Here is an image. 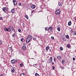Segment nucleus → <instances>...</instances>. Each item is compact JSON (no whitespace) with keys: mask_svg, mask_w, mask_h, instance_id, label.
<instances>
[{"mask_svg":"<svg viewBox=\"0 0 76 76\" xmlns=\"http://www.w3.org/2000/svg\"><path fill=\"white\" fill-rule=\"evenodd\" d=\"M18 5L19 6H20L21 5V3H19Z\"/></svg>","mask_w":76,"mask_h":76,"instance_id":"38","label":"nucleus"},{"mask_svg":"<svg viewBox=\"0 0 76 76\" xmlns=\"http://www.w3.org/2000/svg\"><path fill=\"white\" fill-rule=\"evenodd\" d=\"M74 34L76 35V31L74 32Z\"/></svg>","mask_w":76,"mask_h":76,"instance_id":"43","label":"nucleus"},{"mask_svg":"<svg viewBox=\"0 0 76 76\" xmlns=\"http://www.w3.org/2000/svg\"><path fill=\"white\" fill-rule=\"evenodd\" d=\"M20 67H23V64L22 63H21L20 64Z\"/></svg>","mask_w":76,"mask_h":76,"instance_id":"32","label":"nucleus"},{"mask_svg":"<svg viewBox=\"0 0 76 76\" xmlns=\"http://www.w3.org/2000/svg\"><path fill=\"white\" fill-rule=\"evenodd\" d=\"M18 31L19 32H20L21 31V30H20V29H18Z\"/></svg>","mask_w":76,"mask_h":76,"instance_id":"29","label":"nucleus"},{"mask_svg":"<svg viewBox=\"0 0 76 76\" xmlns=\"http://www.w3.org/2000/svg\"><path fill=\"white\" fill-rule=\"evenodd\" d=\"M43 1H44V0H42Z\"/></svg>","mask_w":76,"mask_h":76,"instance_id":"54","label":"nucleus"},{"mask_svg":"<svg viewBox=\"0 0 76 76\" xmlns=\"http://www.w3.org/2000/svg\"><path fill=\"white\" fill-rule=\"evenodd\" d=\"M20 76H25V74H24V73H22L21 74V75Z\"/></svg>","mask_w":76,"mask_h":76,"instance_id":"21","label":"nucleus"},{"mask_svg":"<svg viewBox=\"0 0 76 76\" xmlns=\"http://www.w3.org/2000/svg\"><path fill=\"white\" fill-rule=\"evenodd\" d=\"M60 49L61 51H62L63 50V48H62V47H61L60 48Z\"/></svg>","mask_w":76,"mask_h":76,"instance_id":"26","label":"nucleus"},{"mask_svg":"<svg viewBox=\"0 0 76 76\" xmlns=\"http://www.w3.org/2000/svg\"><path fill=\"white\" fill-rule=\"evenodd\" d=\"M61 69H64V67H63V66L61 67Z\"/></svg>","mask_w":76,"mask_h":76,"instance_id":"40","label":"nucleus"},{"mask_svg":"<svg viewBox=\"0 0 76 76\" xmlns=\"http://www.w3.org/2000/svg\"><path fill=\"white\" fill-rule=\"evenodd\" d=\"M35 76H39V75L37 73H36L35 74Z\"/></svg>","mask_w":76,"mask_h":76,"instance_id":"25","label":"nucleus"},{"mask_svg":"<svg viewBox=\"0 0 76 76\" xmlns=\"http://www.w3.org/2000/svg\"><path fill=\"white\" fill-rule=\"evenodd\" d=\"M0 20H3V18H2V17H0Z\"/></svg>","mask_w":76,"mask_h":76,"instance_id":"35","label":"nucleus"},{"mask_svg":"<svg viewBox=\"0 0 76 76\" xmlns=\"http://www.w3.org/2000/svg\"><path fill=\"white\" fill-rule=\"evenodd\" d=\"M3 11V12H6V7H3L2 8Z\"/></svg>","mask_w":76,"mask_h":76,"instance_id":"10","label":"nucleus"},{"mask_svg":"<svg viewBox=\"0 0 76 76\" xmlns=\"http://www.w3.org/2000/svg\"><path fill=\"white\" fill-rule=\"evenodd\" d=\"M50 60L48 62V63H51V62H53V58L50 57Z\"/></svg>","mask_w":76,"mask_h":76,"instance_id":"6","label":"nucleus"},{"mask_svg":"<svg viewBox=\"0 0 76 76\" xmlns=\"http://www.w3.org/2000/svg\"><path fill=\"white\" fill-rule=\"evenodd\" d=\"M50 49V47L49 46H47L46 48V51H47V50H48Z\"/></svg>","mask_w":76,"mask_h":76,"instance_id":"12","label":"nucleus"},{"mask_svg":"<svg viewBox=\"0 0 76 76\" xmlns=\"http://www.w3.org/2000/svg\"><path fill=\"white\" fill-rule=\"evenodd\" d=\"M15 31L14 30V32H15Z\"/></svg>","mask_w":76,"mask_h":76,"instance_id":"55","label":"nucleus"},{"mask_svg":"<svg viewBox=\"0 0 76 76\" xmlns=\"http://www.w3.org/2000/svg\"><path fill=\"white\" fill-rule=\"evenodd\" d=\"M33 12H34V11H32L31 12V13H33Z\"/></svg>","mask_w":76,"mask_h":76,"instance_id":"47","label":"nucleus"},{"mask_svg":"<svg viewBox=\"0 0 76 76\" xmlns=\"http://www.w3.org/2000/svg\"><path fill=\"white\" fill-rule=\"evenodd\" d=\"M31 59H35L34 58H32Z\"/></svg>","mask_w":76,"mask_h":76,"instance_id":"52","label":"nucleus"},{"mask_svg":"<svg viewBox=\"0 0 76 76\" xmlns=\"http://www.w3.org/2000/svg\"><path fill=\"white\" fill-rule=\"evenodd\" d=\"M55 13L56 15H59V14H60V9H57Z\"/></svg>","mask_w":76,"mask_h":76,"instance_id":"3","label":"nucleus"},{"mask_svg":"<svg viewBox=\"0 0 76 76\" xmlns=\"http://www.w3.org/2000/svg\"><path fill=\"white\" fill-rule=\"evenodd\" d=\"M53 70H54V69H55V66H53Z\"/></svg>","mask_w":76,"mask_h":76,"instance_id":"37","label":"nucleus"},{"mask_svg":"<svg viewBox=\"0 0 76 76\" xmlns=\"http://www.w3.org/2000/svg\"><path fill=\"white\" fill-rule=\"evenodd\" d=\"M8 49L9 50H12V48L11 47H10L8 48Z\"/></svg>","mask_w":76,"mask_h":76,"instance_id":"27","label":"nucleus"},{"mask_svg":"<svg viewBox=\"0 0 76 76\" xmlns=\"http://www.w3.org/2000/svg\"><path fill=\"white\" fill-rule=\"evenodd\" d=\"M23 39H24L23 38L21 39L20 41H21V42H22V41H23Z\"/></svg>","mask_w":76,"mask_h":76,"instance_id":"30","label":"nucleus"},{"mask_svg":"<svg viewBox=\"0 0 76 76\" xmlns=\"http://www.w3.org/2000/svg\"><path fill=\"white\" fill-rule=\"evenodd\" d=\"M73 29H71V33H73Z\"/></svg>","mask_w":76,"mask_h":76,"instance_id":"34","label":"nucleus"},{"mask_svg":"<svg viewBox=\"0 0 76 76\" xmlns=\"http://www.w3.org/2000/svg\"><path fill=\"white\" fill-rule=\"evenodd\" d=\"M65 38H67V39H68V38H69V36L68 35H66Z\"/></svg>","mask_w":76,"mask_h":76,"instance_id":"22","label":"nucleus"},{"mask_svg":"<svg viewBox=\"0 0 76 76\" xmlns=\"http://www.w3.org/2000/svg\"><path fill=\"white\" fill-rule=\"evenodd\" d=\"M72 24V22L71 21H70L68 22V25L69 26H70Z\"/></svg>","mask_w":76,"mask_h":76,"instance_id":"14","label":"nucleus"},{"mask_svg":"<svg viewBox=\"0 0 76 76\" xmlns=\"http://www.w3.org/2000/svg\"><path fill=\"white\" fill-rule=\"evenodd\" d=\"M66 47H68V48H70V47L71 46H70V45H69V44H68L67 45Z\"/></svg>","mask_w":76,"mask_h":76,"instance_id":"18","label":"nucleus"},{"mask_svg":"<svg viewBox=\"0 0 76 76\" xmlns=\"http://www.w3.org/2000/svg\"><path fill=\"white\" fill-rule=\"evenodd\" d=\"M15 12V9H13L11 10V12L12 13H14Z\"/></svg>","mask_w":76,"mask_h":76,"instance_id":"19","label":"nucleus"},{"mask_svg":"<svg viewBox=\"0 0 76 76\" xmlns=\"http://www.w3.org/2000/svg\"><path fill=\"white\" fill-rule=\"evenodd\" d=\"M14 30V28L12 26H10L8 28V31L9 32H12V31H13Z\"/></svg>","mask_w":76,"mask_h":76,"instance_id":"2","label":"nucleus"},{"mask_svg":"<svg viewBox=\"0 0 76 76\" xmlns=\"http://www.w3.org/2000/svg\"><path fill=\"white\" fill-rule=\"evenodd\" d=\"M57 29L58 31H60V28L59 27H58L57 28Z\"/></svg>","mask_w":76,"mask_h":76,"instance_id":"23","label":"nucleus"},{"mask_svg":"<svg viewBox=\"0 0 76 76\" xmlns=\"http://www.w3.org/2000/svg\"><path fill=\"white\" fill-rule=\"evenodd\" d=\"M61 67H62V66H60V68H61Z\"/></svg>","mask_w":76,"mask_h":76,"instance_id":"50","label":"nucleus"},{"mask_svg":"<svg viewBox=\"0 0 76 76\" xmlns=\"http://www.w3.org/2000/svg\"><path fill=\"white\" fill-rule=\"evenodd\" d=\"M62 3L61 2H60L59 3V5L60 7H61L62 6Z\"/></svg>","mask_w":76,"mask_h":76,"instance_id":"17","label":"nucleus"},{"mask_svg":"<svg viewBox=\"0 0 76 76\" xmlns=\"http://www.w3.org/2000/svg\"><path fill=\"white\" fill-rule=\"evenodd\" d=\"M45 31H48V30H49V28L48 27L45 28Z\"/></svg>","mask_w":76,"mask_h":76,"instance_id":"24","label":"nucleus"},{"mask_svg":"<svg viewBox=\"0 0 76 76\" xmlns=\"http://www.w3.org/2000/svg\"><path fill=\"white\" fill-rule=\"evenodd\" d=\"M23 27H25V24L24 23H23Z\"/></svg>","mask_w":76,"mask_h":76,"instance_id":"41","label":"nucleus"},{"mask_svg":"<svg viewBox=\"0 0 76 76\" xmlns=\"http://www.w3.org/2000/svg\"><path fill=\"white\" fill-rule=\"evenodd\" d=\"M4 31H7L8 32H9L8 28H6V27H4Z\"/></svg>","mask_w":76,"mask_h":76,"instance_id":"9","label":"nucleus"},{"mask_svg":"<svg viewBox=\"0 0 76 76\" xmlns=\"http://www.w3.org/2000/svg\"><path fill=\"white\" fill-rule=\"evenodd\" d=\"M15 68H12L11 69V72L12 73H14L15 72Z\"/></svg>","mask_w":76,"mask_h":76,"instance_id":"11","label":"nucleus"},{"mask_svg":"<svg viewBox=\"0 0 76 76\" xmlns=\"http://www.w3.org/2000/svg\"><path fill=\"white\" fill-rule=\"evenodd\" d=\"M31 8L32 9H35V5H33L31 6Z\"/></svg>","mask_w":76,"mask_h":76,"instance_id":"13","label":"nucleus"},{"mask_svg":"<svg viewBox=\"0 0 76 76\" xmlns=\"http://www.w3.org/2000/svg\"><path fill=\"white\" fill-rule=\"evenodd\" d=\"M31 39H32V36L30 35L28 36L26 40V43H28L30 42L31 41Z\"/></svg>","mask_w":76,"mask_h":76,"instance_id":"1","label":"nucleus"},{"mask_svg":"<svg viewBox=\"0 0 76 76\" xmlns=\"http://www.w3.org/2000/svg\"><path fill=\"white\" fill-rule=\"evenodd\" d=\"M75 20H76V17L75 18Z\"/></svg>","mask_w":76,"mask_h":76,"instance_id":"51","label":"nucleus"},{"mask_svg":"<svg viewBox=\"0 0 76 76\" xmlns=\"http://www.w3.org/2000/svg\"><path fill=\"white\" fill-rule=\"evenodd\" d=\"M73 60H75V58H73Z\"/></svg>","mask_w":76,"mask_h":76,"instance_id":"44","label":"nucleus"},{"mask_svg":"<svg viewBox=\"0 0 76 76\" xmlns=\"http://www.w3.org/2000/svg\"><path fill=\"white\" fill-rule=\"evenodd\" d=\"M0 76H3V75L2 74H1Z\"/></svg>","mask_w":76,"mask_h":76,"instance_id":"48","label":"nucleus"},{"mask_svg":"<svg viewBox=\"0 0 76 76\" xmlns=\"http://www.w3.org/2000/svg\"><path fill=\"white\" fill-rule=\"evenodd\" d=\"M12 1L14 3V6H16L17 5L18 2H17V1L16 0H13Z\"/></svg>","mask_w":76,"mask_h":76,"instance_id":"5","label":"nucleus"},{"mask_svg":"<svg viewBox=\"0 0 76 76\" xmlns=\"http://www.w3.org/2000/svg\"><path fill=\"white\" fill-rule=\"evenodd\" d=\"M49 51H50V52H51V50L50 49V50H49Z\"/></svg>","mask_w":76,"mask_h":76,"instance_id":"46","label":"nucleus"},{"mask_svg":"<svg viewBox=\"0 0 76 76\" xmlns=\"http://www.w3.org/2000/svg\"><path fill=\"white\" fill-rule=\"evenodd\" d=\"M5 12V13H7V12H6V11H5V12Z\"/></svg>","mask_w":76,"mask_h":76,"instance_id":"45","label":"nucleus"},{"mask_svg":"<svg viewBox=\"0 0 76 76\" xmlns=\"http://www.w3.org/2000/svg\"><path fill=\"white\" fill-rule=\"evenodd\" d=\"M51 39H54V37H53L52 36L51 37Z\"/></svg>","mask_w":76,"mask_h":76,"instance_id":"31","label":"nucleus"},{"mask_svg":"<svg viewBox=\"0 0 76 76\" xmlns=\"http://www.w3.org/2000/svg\"><path fill=\"white\" fill-rule=\"evenodd\" d=\"M61 63L64 64H66V62L65 61H64V60L63 59L62 60Z\"/></svg>","mask_w":76,"mask_h":76,"instance_id":"8","label":"nucleus"},{"mask_svg":"<svg viewBox=\"0 0 76 76\" xmlns=\"http://www.w3.org/2000/svg\"><path fill=\"white\" fill-rule=\"evenodd\" d=\"M36 65L35 64H34V66H35Z\"/></svg>","mask_w":76,"mask_h":76,"instance_id":"49","label":"nucleus"},{"mask_svg":"<svg viewBox=\"0 0 76 76\" xmlns=\"http://www.w3.org/2000/svg\"><path fill=\"white\" fill-rule=\"evenodd\" d=\"M1 40H0V45H1Z\"/></svg>","mask_w":76,"mask_h":76,"instance_id":"39","label":"nucleus"},{"mask_svg":"<svg viewBox=\"0 0 76 76\" xmlns=\"http://www.w3.org/2000/svg\"><path fill=\"white\" fill-rule=\"evenodd\" d=\"M16 36L15 34H13L12 35V37L13 38H15Z\"/></svg>","mask_w":76,"mask_h":76,"instance_id":"20","label":"nucleus"},{"mask_svg":"<svg viewBox=\"0 0 76 76\" xmlns=\"http://www.w3.org/2000/svg\"><path fill=\"white\" fill-rule=\"evenodd\" d=\"M33 39L34 40H36L37 38H36L35 37H34V38H33Z\"/></svg>","mask_w":76,"mask_h":76,"instance_id":"36","label":"nucleus"},{"mask_svg":"<svg viewBox=\"0 0 76 76\" xmlns=\"http://www.w3.org/2000/svg\"><path fill=\"white\" fill-rule=\"evenodd\" d=\"M22 49H23L24 50H25L26 49V44H23V46L22 47Z\"/></svg>","mask_w":76,"mask_h":76,"instance_id":"7","label":"nucleus"},{"mask_svg":"<svg viewBox=\"0 0 76 76\" xmlns=\"http://www.w3.org/2000/svg\"><path fill=\"white\" fill-rule=\"evenodd\" d=\"M53 60H54V61H55V62H56V58L54 57V58L53 59Z\"/></svg>","mask_w":76,"mask_h":76,"instance_id":"33","label":"nucleus"},{"mask_svg":"<svg viewBox=\"0 0 76 76\" xmlns=\"http://www.w3.org/2000/svg\"><path fill=\"white\" fill-rule=\"evenodd\" d=\"M57 58L58 59V60H60L61 59V57L60 56H57Z\"/></svg>","mask_w":76,"mask_h":76,"instance_id":"16","label":"nucleus"},{"mask_svg":"<svg viewBox=\"0 0 76 76\" xmlns=\"http://www.w3.org/2000/svg\"><path fill=\"white\" fill-rule=\"evenodd\" d=\"M25 17L26 18V19H28V16L27 15H26L25 16Z\"/></svg>","mask_w":76,"mask_h":76,"instance_id":"28","label":"nucleus"},{"mask_svg":"<svg viewBox=\"0 0 76 76\" xmlns=\"http://www.w3.org/2000/svg\"><path fill=\"white\" fill-rule=\"evenodd\" d=\"M17 62V61H16V60H15V59H12L11 61V63H12V64L16 63Z\"/></svg>","mask_w":76,"mask_h":76,"instance_id":"4","label":"nucleus"},{"mask_svg":"<svg viewBox=\"0 0 76 76\" xmlns=\"http://www.w3.org/2000/svg\"><path fill=\"white\" fill-rule=\"evenodd\" d=\"M37 52H35V53H36Z\"/></svg>","mask_w":76,"mask_h":76,"instance_id":"53","label":"nucleus"},{"mask_svg":"<svg viewBox=\"0 0 76 76\" xmlns=\"http://www.w3.org/2000/svg\"><path fill=\"white\" fill-rule=\"evenodd\" d=\"M52 64L53 65L54 64V63L53 62V61H52Z\"/></svg>","mask_w":76,"mask_h":76,"instance_id":"42","label":"nucleus"},{"mask_svg":"<svg viewBox=\"0 0 76 76\" xmlns=\"http://www.w3.org/2000/svg\"><path fill=\"white\" fill-rule=\"evenodd\" d=\"M53 29V27L51 26L49 28V30H50L51 31H52Z\"/></svg>","mask_w":76,"mask_h":76,"instance_id":"15","label":"nucleus"}]
</instances>
